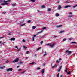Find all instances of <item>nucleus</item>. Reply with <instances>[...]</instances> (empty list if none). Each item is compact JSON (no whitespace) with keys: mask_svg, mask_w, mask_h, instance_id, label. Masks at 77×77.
Listing matches in <instances>:
<instances>
[{"mask_svg":"<svg viewBox=\"0 0 77 77\" xmlns=\"http://www.w3.org/2000/svg\"><path fill=\"white\" fill-rule=\"evenodd\" d=\"M54 45H55V43H53V44L48 43L46 44V45H47V46H49L51 48H53V47L54 46Z\"/></svg>","mask_w":77,"mask_h":77,"instance_id":"nucleus-1","label":"nucleus"},{"mask_svg":"<svg viewBox=\"0 0 77 77\" xmlns=\"http://www.w3.org/2000/svg\"><path fill=\"white\" fill-rule=\"evenodd\" d=\"M65 52L66 53H68L67 55L68 56L69 54H70L71 53H72V52L71 51H69L68 50H67L65 51Z\"/></svg>","mask_w":77,"mask_h":77,"instance_id":"nucleus-2","label":"nucleus"},{"mask_svg":"<svg viewBox=\"0 0 77 77\" xmlns=\"http://www.w3.org/2000/svg\"><path fill=\"white\" fill-rule=\"evenodd\" d=\"M12 70H13V69L12 68H8L6 70V71H7V72H8V71H12Z\"/></svg>","mask_w":77,"mask_h":77,"instance_id":"nucleus-3","label":"nucleus"},{"mask_svg":"<svg viewBox=\"0 0 77 77\" xmlns=\"http://www.w3.org/2000/svg\"><path fill=\"white\" fill-rule=\"evenodd\" d=\"M9 2V1H5V2H4V4H5V5H8L9 3H8Z\"/></svg>","mask_w":77,"mask_h":77,"instance_id":"nucleus-4","label":"nucleus"},{"mask_svg":"<svg viewBox=\"0 0 77 77\" xmlns=\"http://www.w3.org/2000/svg\"><path fill=\"white\" fill-rule=\"evenodd\" d=\"M19 60V59L18 58H17L16 60H14L13 61V62H17Z\"/></svg>","mask_w":77,"mask_h":77,"instance_id":"nucleus-5","label":"nucleus"},{"mask_svg":"<svg viewBox=\"0 0 77 77\" xmlns=\"http://www.w3.org/2000/svg\"><path fill=\"white\" fill-rule=\"evenodd\" d=\"M61 8H62V7H61V6L60 5H58V10H60V9H61Z\"/></svg>","mask_w":77,"mask_h":77,"instance_id":"nucleus-6","label":"nucleus"},{"mask_svg":"<svg viewBox=\"0 0 77 77\" xmlns=\"http://www.w3.org/2000/svg\"><path fill=\"white\" fill-rule=\"evenodd\" d=\"M62 27V25H57L56 26V27L57 28H59V27Z\"/></svg>","mask_w":77,"mask_h":77,"instance_id":"nucleus-7","label":"nucleus"},{"mask_svg":"<svg viewBox=\"0 0 77 77\" xmlns=\"http://www.w3.org/2000/svg\"><path fill=\"white\" fill-rule=\"evenodd\" d=\"M44 71H45V69H43L41 71L42 75H43V74H44Z\"/></svg>","mask_w":77,"mask_h":77,"instance_id":"nucleus-8","label":"nucleus"},{"mask_svg":"<svg viewBox=\"0 0 77 77\" xmlns=\"http://www.w3.org/2000/svg\"><path fill=\"white\" fill-rule=\"evenodd\" d=\"M70 7H71V5H66L64 7L65 8H69Z\"/></svg>","mask_w":77,"mask_h":77,"instance_id":"nucleus-9","label":"nucleus"},{"mask_svg":"<svg viewBox=\"0 0 77 77\" xmlns=\"http://www.w3.org/2000/svg\"><path fill=\"white\" fill-rule=\"evenodd\" d=\"M10 41H15V38H12L11 39H10Z\"/></svg>","mask_w":77,"mask_h":77,"instance_id":"nucleus-10","label":"nucleus"},{"mask_svg":"<svg viewBox=\"0 0 77 77\" xmlns=\"http://www.w3.org/2000/svg\"><path fill=\"white\" fill-rule=\"evenodd\" d=\"M63 32H65V31L62 30V31H61L59 32L60 33H63Z\"/></svg>","mask_w":77,"mask_h":77,"instance_id":"nucleus-11","label":"nucleus"},{"mask_svg":"<svg viewBox=\"0 0 77 77\" xmlns=\"http://www.w3.org/2000/svg\"><path fill=\"white\" fill-rule=\"evenodd\" d=\"M36 27V26H32V29H35Z\"/></svg>","mask_w":77,"mask_h":77,"instance_id":"nucleus-12","label":"nucleus"},{"mask_svg":"<svg viewBox=\"0 0 77 77\" xmlns=\"http://www.w3.org/2000/svg\"><path fill=\"white\" fill-rule=\"evenodd\" d=\"M5 1V0H1L0 1V2H1V3H4Z\"/></svg>","mask_w":77,"mask_h":77,"instance_id":"nucleus-13","label":"nucleus"},{"mask_svg":"<svg viewBox=\"0 0 77 77\" xmlns=\"http://www.w3.org/2000/svg\"><path fill=\"white\" fill-rule=\"evenodd\" d=\"M5 43H6V42H4V43H1V46H2V45H4V44H5Z\"/></svg>","mask_w":77,"mask_h":77,"instance_id":"nucleus-14","label":"nucleus"},{"mask_svg":"<svg viewBox=\"0 0 77 77\" xmlns=\"http://www.w3.org/2000/svg\"><path fill=\"white\" fill-rule=\"evenodd\" d=\"M5 68V66L3 67H0V69H3V68Z\"/></svg>","mask_w":77,"mask_h":77,"instance_id":"nucleus-15","label":"nucleus"},{"mask_svg":"<svg viewBox=\"0 0 77 77\" xmlns=\"http://www.w3.org/2000/svg\"><path fill=\"white\" fill-rule=\"evenodd\" d=\"M42 32H43V30H42L41 31V32L37 33V35H38V34H39V33H42Z\"/></svg>","mask_w":77,"mask_h":77,"instance_id":"nucleus-16","label":"nucleus"},{"mask_svg":"<svg viewBox=\"0 0 77 77\" xmlns=\"http://www.w3.org/2000/svg\"><path fill=\"white\" fill-rule=\"evenodd\" d=\"M51 10V9L50 8H48L47 11H48V12H49V11H50Z\"/></svg>","mask_w":77,"mask_h":77,"instance_id":"nucleus-17","label":"nucleus"},{"mask_svg":"<svg viewBox=\"0 0 77 77\" xmlns=\"http://www.w3.org/2000/svg\"><path fill=\"white\" fill-rule=\"evenodd\" d=\"M73 38H69V41H71V40H72Z\"/></svg>","mask_w":77,"mask_h":77,"instance_id":"nucleus-18","label":"nucleus"},{"mask_svg":"<svg viewBox=\"0 0 77 77\" xmlns=\"http://www.w3.org/2000/svg\"><path fill=\"white\" fill-rule=\"evenodd\" d=\"M72 44H77V42H71Z\"/></svg>","mask_w":77,"mask_h":77,"instance_id":"nucleus-19","label":"nucleus"},{"mask_svg":"<svg viewBox=\"0 0 77 77\" xmlns=\"http://www.w3.org/2000/svg\"><path fill=\"white\" fill-rule=\"evenodd\" d=\"M23 48L24 49H25V50H26V49H27V47L24 46H23Z\"/></svg>","mask_w":77,"mask_h":77,"instance_id":"nucleus-20","label":"nucleus"},{"mask_svg":"<svg viewBox=\"0 0 77 77\" xmlns=\"http://www.w3.org/2000/svg\"><path fill=\"white\" fill-rule=\"evenodd\" d=\"M23 62H19V64L20 65H21V64H23Z\"/></svg>","mask_w":77,"mask_h":77,"instance_id":"nucleus-21","label":"nucleus"},{"mask_svg":"<svg viewBox=\"0 0 77 77\" xmlns=\"http://www.w3.org/2000/svg\"><path fill=\"white\" fill-rule=\"evenodd\" d=\"M41 47H39V48H38L37 49V51H38V50H40V49H41Z\"/></svg>","mask_w":77,"mask_h":77,"instance_id":"nucleus-22","label":"nucleus"},{"mask_svg":"<svg viewBox=\"0 0 77 77\" xmlns=\"http://www.w3.org/2000/svg\"><path fill=\"white\" fill-rule=\"evenodd\" d=\"M73 17V15H69V16L68 17H69L70 18V17Z\"/></svg>","mask_w":77,"mask_h":77,"instance_id":"nucleus-23","label":"nucleus"},{"mask_svg":"<svg viewBox=\"0 0 77 77\" xmlns=\"http://www.w3.org/2000/svg\"><path fill=\"white\" fill-rule=\"evenodd\" d=\"M68 71V69H67V68H66V70H65V71L66 72H67V71Z\"/></svg>","mask_w":77,"mask_h":77,"instance_id":"nucleus-24","label":"nucleus"},{"mask_svg":"<svg viewBox=\"0 0 77 77\" xmlns=\"http://www.w3.org/2000/svg\"><path fill=\"white\" fill-rule=\"evenodd\" d=\"M59 14L58 13H57L56 16V17H58V16H59Z\"/></svg>","mask_w":77,"mask_h":77,"instance_id":"nucleus-25","label":"nucleus"},{"mask_svg":"<svg viewBox=\"0 0 77 77\" xmlns=\"http://www.w3.org/2000/svg\"><path fill=\"white\" fill-rule=\"evenodd\" d=\"M71 73V71H69L67 72V74H70Z\"/></svg>","mask_w":77,"mask_h":77,"instance_id":"nucleus-26","label":"nucleus"},{"mask_svg":"<svg viewBox=\"0 0 77 77\" xmlns=\"http://www.w3.org/2000/svg\"><path fill=\"white\" fill-rule=\"evenodd\" d=\"M30 22H31V21L30 20H29L27 21V22L28 23H30Z\"/></svg>","mask_w":77,"mask_h":77,"instance_id":"nucleus-27","label":"nucleus"},{"mask_svg":"<svg viewBox=\"0 0 77 77\" xmlns=\"http://www.w3.org/2000/svg\"><path fill=\"white\" fill-rule=\"evenodd\" d=\"M32 41H35V38L32 37Z\"/></svg>","mask_w":77,"mask_h":77,"instance_id":"nucleus-28","label":"nucleus"},{"mask_svg":"<svg viewBox=\"0 0 77 77\" xmlns=\"http://www.w3.org/2000/svg\"><path fill=\"white\" fill-rule=\"evenodd\" d=\"M42 8H45V6L44 5H43L41 6Z\"/></svg>","mask_w":77,"mask_h":77,"instance_id":"nucleus-29","label":"nucleus"},{"mask_svg":"<svg viewBox=\"0 0 77 77\" xmlns=\"http://www.w3.org/2000/svg\"><path fill=\"white\" fill-rule=\"evenodd\" d=\"M47 29V28H46V27H43V28L42 29L43 30H44V29Z\"/></svg>","mask_w":77,"mask_h":77,"instance_id":"nucleus-30","label":"nucleus"},{"mask_svg":"<svg viewBox=\"0 0 77 77\" xmlns=\"http://www.w3.org/2000/svg\"><path fill=\"white\" fill-rule=\"evenodd\" d=\"M77 4H76V5H75L74 6H73V8H75V7H77Z\"/></svg>","mask_w":77,"mask_h":77,"instance_id":"nucleus-31","label":"nucleus"},{"mask_svg":"<svg viewBox=\"0 0 77 77\" xmlns=\"http://www.w3.org/2000/svg\"><path fill=\"white\" fill-rule=\"evenodd\" d=\"M40 69H41V68L39 67H38L37 69V70H39Z\"/></svg>","mask_w":77,"mask_h":77,"instance_id":"nucleus-32","label":"nucleus"},{"mask_svg":"<svg viewBox=\"0 0 77 77\" xmlns=\"http://www.w3.org/2000/svg\"><path fill=\"white\" fill-rule=\"evenodd\" d=\"M66 40V38H64L63 40V41H65Z\"/></svg>","mask_w":77,"mask_h":77,"instance_id":"nucleus-33","label":"nucleus"},{"mask_svg":"<svg viewBox=\"0 0 77 77\" xmlns=\"http://www.w3.org/2000/svg\"><path fill=\"white\" fill-rule=\"evenodd\" d=\"M30 1H31V2H35V0H30Z\"/></svg>","mask_w":77,"mask_h":77,"instance_id":"nucleus-34","label":"nucleus"},{"mask_svg":"<svg viewBox=\"0 0 77 77\" xmlns=\"http://www.w3.org/2000/svg\"><path fill=\"white\" fill-rule=\"evenodd\" d=\"M1 5H5V3H2L0 4Z\"/></svg>","mask_w":77,"mask_h":77,"instance_id":"nucleus-35","label":"nucleus"},{"mask_svg":"<svg viewBox=\"0 0 77 77\" xmlns=\"http://www.w3.org/2000/svg\"><path fill=\"white\" fill-rule=\"evenodd\" d=\"M40 43L41 44H43V41H41V42H40Z\"/></svg>","mask_w":77,"mask_h":77,"instance_id":"nucleus-36","label":"nucleus"},{"mask_svg":"<svg viewBox=\"0 0 77 77\" xmlns=\"http://www.w3.org/2000/svg\"><path fill=\"white\" fill-rule=\"evenodd\" d=\"M25 23H24L22 25H21L20 26H25Z\"/></svg>","mask_w":77,"mask_h":77,"instance_id":"nucleus-37","label":"nucleus"},{"mask_svg":"<svg viewBox=\"0 0 77 77\" xmlns=\"http://www.w3.org/2000/svg\"><path fill=\"white\" fill-rule=\"evenodd\" d=\"M29 51H27L26 52V54H29Z\"/></svg>","mask_w":77,"mask_h":77,"instance_id":"nucleus-38","label":"nucleus"},{"mask_svg":"<svg viewBox=\"0 0 77 77\" xmlns=\"http://www.w3.org/2000/svg\"><path fill=\"white\" fill-rule=\"evenodd\" d=\"M17 51H21V49L20 48L19 49L17 50Z\"/></svg>","mask_w":77,"mask_h":77,"instance_id":"nucleus-39","label":"nucleus"},{"mask_svg":"<svg viewBox=\"0 0 77 77\" xmlns=\"http://www.w3.org/2000/svg\"><path fill=\"white\" fill-rule=\"evenodd\" d=\"M34 63H35V62H32V63H30V64H34Z\"/></svg>","mask_w":77,"mask_h":77,"instance_id":"nucleus-40","label":"nucleus"},{"mask_svg":"<svg viewBox=\"0 0 77 77\" xmlns=\"http://www.w3.org/2000/svg\"><path fill=\"white\" fill-rule=\"evenodd\" d=\"M57 77H59V73H58V74H57Z\"/></svg>","mask_w":77,"mask_h":77,"instance_id":"nucleus-41","label":"nucleus"},{"mask_svg":"<svg viewBox=\"0 0 77 77\" xmlns=\"http://www.w3.org/2000/svg\"><path fill=\"white\" fill-rule=\"evenodd\" d=\"M12 6H15V4H12Z\"/></svg>","mask_w":77,"mask_h":77,"instance_id":"nucleus-42","label":"nucleus"},{"mask_svg":"<svg viewBox=\"0 0 77 77\" xmlns=\"http://www.w3.org/2000/svg\"><path fill=\"white\" fill-rule=\"evenodd\" d=\"M36 35H34V36H33V37H34V38H35V37H36Z\"/></svg>","mask_w":77,"mask_h":77,"instance_id":"nucleus-43","label":"nucleus"},{"mask_svg":"<svg viewBox=\"0 0 77 77\" xmlns=\"http://www.w3.org/2000/svg\"><path fill=\"white\" fill-rule=\"evenodd\" d=\"M56 62L57 63H59V61L58 60H57V61H56Z\"/></svg>","mask_w":77,"mask_h":77,"instance_id":"nucleus-44","label":"nucleus"},{"mask_svg":"<svg viewBox=\"0 0 77 77\" xmlns=\"http://www.w3.org/2000/svg\"><path fill=\"white\" fill-rule=\"evenodd\" d=\"M46 55H47V54H45L44 55H43V56H46Z\"/></svg>","mask_w":77,"mask_h":77,"instance_id":"nucleus-45","label":"nucleus"},{"mask_svg":"<svg viewBox=\"0 0 77 77\" xmlns=\"http://www.w3.org/2000/svg\"><path fill=\"white\" fill-rule=\"evenodd\" d=\"M15 47L16 48H17V49H18V47H17V46H15Z\"/></svg>","mask_w":77,"mask_h":77,"instance_id":"nucleus-46","label":"nucleus"},{"mask_svg":"<svg viewBox=\"0 0 77 77\" xmlns=\"http://www.w3.org/2000/svg\"><path fill=\"white\" fill-rule=\"evenodd\" d=\"M23 42H25V40L24 39L23 40Z\"/></svg>","mask_w":77,"mask_h":77,"instance_id":"nucleus-47","label":"nucleus"},{"mask_svg":"<svg viewBox=\"0 0 77 77\" xmlns=\"http://www.w3.org/2000/svg\"><path fill=\"white\" fill-rule=\"evenodd\" d=\"M8 35H11V33H9Z\"/></svg>","mask_w":77,"mask_h":77,"instance_id":"nucleus-48","label":"nucleus"},{"mask_svg":"<svg viewBox=\"0 0 77 77\" xmlns=\"http://www.w3.org/2000/svg\"><path fill=\"white\" fill-rule=\"evenodd\" d=\"M57 37V36H54V38H56Z\"/></svg>","mask_w":77,"mask_h":77,"instance_id":"nucleus-49","label":"nucleus"},{"mask_svg":"<svg viewBox=\"0 0 77 77\" xmlns=\"http://www.w3.org/2000/svg\"><path fill=\"white\" fill-rule=\"evenodd\" d=\"M6 63H8V62H9V61L7 60V61H6Z\"/></svg>","mask_w":77,"mask_h":77,"instance_id":"nucleus-50","label":"nucleus"},{"mask_svg":"<svg viewBox=\"0 0 77 77\" xmlns=\"http://www.w3.org/2000/svg\"><path fill=\"white\" fill-rule=\"evenodd\" d=\"M54 66H55V67H57V65H56V64H55Z\"/></svg>","mask_w":77,"mask_h":77,"instance_id":"nucleus-51","label":"nucleus"},{"mask_svg":"<svg viewBox=\"0 0 77 77\" xmlns=\"http://www.w3.org/2000/svg\"><path fill=\"white\" fill-rule=\"evenodd\" d=\"M53 68H55V66H53L52 67Z\"/></svg>","mask_w":77,"mask_h":77,"instance_id":"nucleus-52","label":"nucleus"},{"mask_svg":"<svg viewBox=\"0 0 77 77\" xmlns=\"http://www.w3.org/2000/svg\"><path fill=\"white\" fill-rule=\"evenodd\" d=\"M45 63H43V66H45Z\"/></svg>","mask_w":77,"mask_h":77,"instance_id":"nucleus-53","label":"nucleus"},{"mask_svg":"<svg viewBox=\"0 0 77 77\" xmlns=\"http://www.w3.org/2000/svg\"><path fill=\"white\" fill-rule=\"evenodd\" d=\"M71 14H72V12H70L69 14V15H71Z\"/></svg>","mask_w":77,"mask_h":77,"instance_id":"nucleus-54","label":"nucleus"},{"mask_svg":"<svg viewBox=\"0 0 77 77\" xmlns=\"http://www.w3.org/2000/svg\"><path fill=\"white\" fill-rule=\"evenodd\" d=\"M25 72H24V71L22 72V74H24V73Z\"/></svg>","mask_w":77,"mask_h":77,"instance_id":"nucleus-55","label":"nucleus"},{"mask_svg":"<svg viewBox=\"0 0 77 77\" xmlns=\"http://www.w3.org/2000/svg\"><path fill=\"white\" fill-rule=\"evenodd\" d=\"M37 12H40V11H39V10H37Z\"/></svg>","mask_w":77,"mask_h":77,"instance_id":"nucleus-56","label":"nucleus"},{"mask_svg":"<svg viewBox=\"0 0 77 77\" xmlns=\"http://www.w3.org/2000/svg\"><path fill=\"white\" fill-rule=\"evenodd\" d=\"M60 69H62V66H60Z\"/></svg>","mask_w":77,"mask_h":77,"instance_id":"nucleus-57","label":"nucleus"},{"mask_svg":"<svg viewBox=\"0 0 77 77\" xmlns=\"http://www.w3.org/2000/svg\"><path fill=\"white\" fill-rule=\"evenodd\" d=\"M66 3H69V2H68V1H66Z\"/></svg>","mask_w":77,"mask_h":77,"instance_id":"nucleus-58","label":"nucleus"},{"mask_svg":"<svg viewBox=\"0 0 77 77\" xmlns=\"http://www.w3.org/2000/svg\"><path fill=\"white\" fill-rule=\"evenodd\" d=\"M58 71L59 72V71H60V69H58Z\"/></svg>","mask_w":77,"mask_h":77,"instance_id":"nucleus-59","label":"nucleus"},{"mask_svg":"<svg viewBox=\"0 0 77 77\" xmlns=\"http://www.w3.org/2000/svg\"><path fill=\"white\" fill-rule=\"evenodd\" d=\"M59 60H61V58H59Z\"/></svg>","mask_w":77,"mask_h":77,"instance_id":"nucleus-60","label":"nucleus"},{"mask_svg":"<svg viewBox=\"0 0 77 77\" xmlns=\"http://www.w3.org/2000/svg\"><path fill=\"white\" fill-rule=\"evenodd\" d=\"M2 38H3V37H0V39H2Z\"/></svg>","mask_w":77,"mask_h":77,"instance_id":"nucleus-61","label":"nucleus"},{"mask_svg":"<svg viewBox=\"0 0 77 77\" xmlns=\"http://www.w3.org/2000/svg\"><path fill=\"white\" fill-rule=\"evenodd\" d=\"M18 71H21V69H19L18 70Z\"/></svg>","mask_w":77,"mask_h":77,"instance_id":"nucleus-62","label":"nucleus"},{"mask_svg":"<svg viewBox=\"0 0 77 77\" xmlns=\"http://www.w3.org/2000/svg\"><path fill=\"white\" fill-rule=\"evenodd\" d=\"M57 3H59V1H58L57 2Z\"/></svg>","mask_w":77,"mask_h":77,"instance_id":"nucleus-63","label":"nucleus"},{"mask_svg":"<svg viewBox=\"0 0 77 77\" xmlns=\"http://www.w3.org/2000/svg\"><path fill=\"white\" fill-rule=\"evenodd\" d=\"M60 77H62V75H61Z\"/></svg>","mask_w":77,"mask_h":77,"instance_id":"nucleus-64","label":"nucleus"}]
</instances>
